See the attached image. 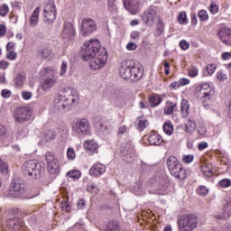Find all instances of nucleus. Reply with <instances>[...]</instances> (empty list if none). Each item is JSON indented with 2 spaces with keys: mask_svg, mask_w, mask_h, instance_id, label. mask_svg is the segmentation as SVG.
Here are the masks:
<instances>
[{
  "mask_svg": "<svg viewBox=\"0 0 231 231\" xmlns=\"http://www.w3.org/2000/svg\"><path fill=\"white\" fill-rule=\"evenodd\" d=\"M119 75L122 79L132 80H138L142 79V69L136 67L134 60H124L119 67Z\"/></svg>",
  "mask_w": 231,
  "mask_h": 231,
  "instance_id": "obj_1",
  "label": "nucleus"
},
{
  "mask_svg": "<svg viewBox=\"0 0 231 231\" xmlns=\"http://www.w3.org/2000/svg\"><path fill=\"white\" fill-rule=\"evenodd\" d=\"M100 53V41L94 39L85 42L81 47V59L85 61L91 60Z\"/></svg>",
  "mask_w": 231,
  "mask_h": 231,
  "instance_id": "obj_2",
  "label": "nucleus"
},
{
  "mask_svg": "<svg viewBox=\"0 0 231 231\" xmlns=\"http://www.w3.org/2000/svg\"><path fill=\"white\" fill-rule=\"evenodd\" d=\"M22 172L25 178L39 180L42 176V164L36 160H29L23 164Z\"/></svg>",
  "mask_w": 231,
  "mask_h": 231,
  "instance_id": "obj_3",
  "label": "nucleus"
},
{
  "mask_svg": "<svg viewBox=\"0 0 231 231\" xmlns=\"http://www.w3.org/2000/svg\"><path fill=\"white\" fill-rule=\"evenodd\" d=\"M167 167L169 172L173 176V178H176L177 180H185L187 173L185 172V170L183 169V166L178 159L174 156H170L167 159Z\"/></svg>",
  "mask_w": 231,
  "mask_h": 231,
  "instance_id": "obj_4",
  "label": "nucleus"
},
{
  "mask_svg": "<svg viewBox=\"0 0 231 231\" xmlns=\"http://www.w3.org/2000/svg\"><path fill=\"white\" fill-rule=\"evenodd\" d=\"M180 231H192L198 227V217L196 215H185L179 220Z\"/></svg>",
  "mask_w": 231,
  "mask_h": 231,
  "instance_id": "obj_5",
  "label": "nucleus"
},
{
  "mask_svg": "<svg viewBox=\"0 0 231 231\" xmlns=\"http://www.w3.org/2000/svg\"><path fill=\"white\" fill-rule=\"evenodd\" d=\"M72 131L77 136H86L91 134V125L86 118L79 119L75 125L72 126Z\"/></svg>",
  "mask_w": 231,
  "mask_h": 231,
  "instance_id": "obj_6",
  "label": "nucleus"
},
{
  "mask_svg": "<svg viewBox=\"0 0 231 231\" xmlns=\"http://www.w3.org/2000/svg\"><path fill=\"white\" fill-rule=\"evenodd\" d=\"M26 190V185L19 179H14L10 185L7 196L9 198H21Z\"/></svg>",
  "mask_w": 231,
  "mask_h": 231,
  "instance_id": "obj_7",
  "label": "nucleus"
},
{
  "mask_svg": "<svg viewBox=\"0 0 231 231\" xmlns=\"http://www.w3.org/2000/svg\"><path fill=\"white\" fill-rule=\"evenodd\" d=\"M32 115L33 111L30 106H19L14 113L15 122H18V124H24V122H28V120L32 118Z\"/></svg>",
  "mask_w": 231,
  "mask_h": 231,
  "instance_id": "obj_8",
  "label": "nucleus"
},
{
  "mask_svg": "<svg viewBox=\"0 0 231 231\" xmlns=\"http://www.w3.org/2000/svg\"><path fill=\"white\" fill-rule=\"evenodd\" d=\"M88 62H89L91 69H102L107 63V51L104 49L97 54V56L88 60Z\"/></svg>",
  "mask_w": 231,
  "mask_h": 231,
  "instance_id": "obj_9",
  "label": "nucleus"
},
{
  "mask_svg": "<svg viewBox=\"0 0 231 231\" xmlns=\"http://www.w3.org/2000/svg\"><path fill=\"white\" fill-rule=\"evenodd\" d=\"M43 17L47 24L55 23V19H57V7H55L53 0H50L44 6Z\"/></svg>",
  "mask_w": 231,
  "mask_h": 231,
  "instance_id": "obj_10",
  "label": "nucleus"
},
{
  "mask_svg": "<svg viewBox=\"0 0 231 231\" xmlns=\"http://www.w3.org/2000/svg\"><path fill=\"white\" fill-rule=\"evenodd\" d=\"M97 32V23L91 18H83L80 23V33L88 37Z\"/></svg>",
  "mask_w": 231,
  "mask_h": 231,
  "instance_id": "obj_11",
  "label": "nucleus"
},
{
  "mask_svg": "<svg viewBox=\"0 0 231 231\" xmlns=\"http://www.w3.org/2000/svg\"><path fill=\"white\" fill-rule=\"evenodd\" d=\"M45 160L48 165V171L50 174H59L60 171V163L59 162V159L55 157L52 152H48L45 154Z\"/></svg>",
  "mask_w": 231,
  "mask_h": 231,
  "instance_id": "obj_12",
  "label": "nucleus"
},
{
  "mask_svg": "<svg viewBox=\"0 0 231 231\" xmlns=\"http://www.w3.org/2000/svg\"><path fill=\"white\" fill-rule=\"evenodd\" d=\"M156 17H158V8L155 6H150L142 15L145 26H152L154 21H156Z\"/></svg>",
  "mask_w": 231,
  "mask_h": 231,
  "instance_id": "obj_13",
  "label": "nucleus"
},
{
  "mask_svg": "<svg viewBox=\"0 0 231 231\" xmlns=\"http://www.w3.org/2000/svg\"><path fill=\"white\" fill-rule=\"evenodd\" d=\"M196 95L198 98H200V100H204V102L209 100L210 95H212V88L210 87V84L203 83L197 87Z\"/></svg>",
  "mask_w": 231,
  "mask_h": 231,
  "instance_id": "obj_14",
  "label": "nucleus"
},
{
  "mask_svg": "<svg viewBox=\"0 0 231 231\" xmlns=\"http://www.w3.org/2000/svg\"><path fill=\"white\" fill-rule=\"evenodd\" d=\"M46 73H47V76L43 79L41 87H42V91H44L45 93H48L50 88H53V86H55V84H57V78H55L53 70H51L50 69H47Z\"/></svg>",
  "mask_w": 231,
  "mask_h": 231,
  "instance_id": "obj_15",
  "label": "nucleus"
},
{
  "mask_svg": "<svg viewBox=\"0 0 231 231\" xmlns=\"http://www.w3.org/2000/svg\"><path fill=\"white\" fill-rule=\"evenodd\" d=\"M77 32H75V27L71 22H65L63 24V31L61 32V37L65 41H73L75 39Z\"/></svg>",
  "mask_w": 231,
  "mask_h": 231,
  "instance_id": "obj_16",
  "label": "nucleus"
},
{
  "mask_svg": "<svg viewBox=\"0 0 231 231\" xmlns=\"http://www.w3.org/2000/svg\"><path fill=\"white\" fill-rule=\"evenodd\" d=\"M125 8L133 15H136L142 8V1L140 0H124Z\"/></svg>",
  "mask_w": 231,
  "mask_h": 231,
  "instance_id": "obj_17",
  "label": "nucleus"
},
{
  "mask_svg": "<svg viewBox=\"0 0 231 231\" xmlns=\"http://www.w3.org/2000/svg\"><path fill=\"white\" fill-rule=\"evenodd\" d=\"M7 226L10 231H24V225H23V218L13 217L7 220Z\"/></svg>",
  "mask_w": 231,
  "mask_h": 231,
  "instance_id": "obj_18",
  "label": "nucleus"
},
{
  "mask_svg": "<svg viewBox=\"0 0 231 231\" xmlns=\"http://www.w3.org/2000/svg\"><path fill=\"white\" fill-rule=\"evenodd\" d=\"M54 106L59 111H68L71 103H69V101L66 102V98H63L62 96L59 95L54 99Z\"/></svg>",
  "mask_w": 231,
  "mask_h": 231,
  "instance_id": "obj_19",
  "label": "nucleus"
},
{
  "mask_svg": "<svg viewBox=\"0 0 231 231\" xmlns=\"http://www.w3.org/2000/svg\"><path fill=\"white\" fill-rule=\"evenodd\" d=\"M64 97L67 102L69 104H75L76 100H79V95L77 94V90L72 88H66L63 91Z\"/></svg>",
  "mask_w": 231,
  "mask_h": 231,
  "instance_id": "obj_20",
  "label": "nucleus"
},
{
  "mask_svg": "<svg viewBox=\"0 0 231 231\" xmlns=\"http://www.w3.org/2000/svg\"><path fill=\"white\" fill-rule=\"evenodd\" d=\"M104 172H106V166L102 163L94 164L89 170L91 176H102Z\"/></svg>",
  "mask_w": 231,
  "mask_h": 231,
  "instance_id": "obj_21",
  "label": "nucleus"
},
{
  "mask_svg": "<svg viewBox=\"0 0 231 231\" xmlns=\"http://www.w3.org/2000/svg\"><path fill=\"white\" fill-rule=\"evenodd\" d=\"M231 216V201L224 204L223 214L215 215L216 219H228Z\"/></svg>",
  "mask_w": 231,
  "mask_h": 231,
  "instance_id": "obj_22",
  "label": "nucleus"
},
{
  "mask_svg": "<svg viewBox=\"0 0 231 231\" xmlns=\"http://www.w3.org/2000/svg\"><path fill=\"white\" fill-rule=\"evenodd\" d=\"M37 55L38 59H41V60H46V59H51V57H53V52L50 47H45L40 50Z\"/></svg>",
  "mask_w": 231,
  "mask_h": 231,
  "instance_id": "obj_23",
  "label": "nucleus"
},
{
  "mask_svg": "<svg viewBox=\"0 0 231 231\" xmlns=\"http://www.w3.org/2000/svg\"><path fill=\"white\" fill-rule=\"evenodd\" d=\"M162 102H163V98L159 94H152L149 97V104L151 107H157Z\"/></svg>",
  "mask_w": 231,
  "mask_h": 231,
  "instance_id": "obj_24",
  "label": "nucleus"
},
{
  "mask_svg": "<svg viewBox=\"0 0 231 231\" xmlns=\"http://www.w3.org/2000/svg\"><path fill=\"white\" fill-rule=\"evenodd\" d=\"M83 145L88 151L92 152H97L98 151V143L95 140L86 141Z\"/></svg>",
  "mask_w": 231,
  "mask_h": 231,
  "instance_id": "obj_25",
  "label": "nucleus"
},
{
  "mask_svg": "<svg viewBox=\"0 0 231 231\" xmlns=\"http://www.w3.org/2000/svg\"><path fill=\"white\" fill-rule=\"evenodd\" d=\"M41 12L40 7H36L34 11L32 12V14L31 15L30 18V26H37L39 23V14Z\"/></svg>",
  "mask_w": 231,
  "mask_h": 231,
  "instance_id": "obj_26",
  "label": "nucleus"
},
{
  "mask_svg": "<svg viewBox=\"0 0 231 231\" xmlns=\"http://www.w3.org/2000/svg\"><path fill=\"white\" fill-rule=\"evenodd\" d=\"M149 143L151 145H162L163 140H162V136L158 134H152L148 138Z\"/></svg>",
  "mask_w": 231,
  "mask_h": 231,
  "instance_id": "obj_27",
  "label": "nucleus"
},
{
  "mask_svg": "<svg viewBox=\"0 0 231 231\" xmlns=\"http://www.w3.org/2000/svg\"><path fill=\"white\" fill-rule=\"evenodd\" d=\"M189 107H190V104L187 101V99H183L180 103V112L184 118H187V116H189L190 114Z\"/></svg>",
  "mask_w": 231,
  "mask_h": 231,
  "instance_id": "obj_28",
  "label": "nucleus"
},
{
  "mask_svg": "<svg viewBox=\"0 0 231 231\" xmlns=\"http://www.w3.org/2000/svg\"><path fill=\"white\" fill-rule=\"evenodd\" d=\"M100 230L101 231H115V230H118V224L116 223V221L112 220L108 224H106V226H101Z\"/></svg>",
  "mask_w": 231,
  "mask_h": 231,
  "instance_id": "obj_29",
  "label": "nucleus"
},
{
  "mask_svg": "<svg viewBox=\"0 0 231 231\" xmlns=\"http://www.w3.org/2000/svg\"><path fill=\"white\" fill-rule=\"evenodd\" d=\"M186 133H189L191 134V133H194L196 131V121L193 118L188 119L186 125H185Z\"/></svg>",
  "mask_w": 231,
  "mask_h": 231,
  "instance_id": "obj_30",
  "label": "nucleus"
},
{
  "mask_svg": "<svg viewBox=\"0 0 231 231\" xmlns=\"http://www.w3.org/2000/svg\"><path fill=\"white\" fill-rule=\"evenodd\" d=\"M43 138L45 142H51V140L57 138V132L54 130H47L43 134Z\"/></svg>",
  "mask_w": 231,
  "mask_h": 231,
  "instance_id": "obj_31",
  "label": "nucleus"
},
{
  "mask_svg": "<svg viewBox=\"0 0 231 231\" xmlns=\"http://www.w3.org/2000/svg\"><path fill=\"white\" fill-rule=\"evenodd\" d=\"M174 109H176V104L170 101L166 102V106L163 109L164 115H172V113H174Z\"/></svg>",
  "mask_w": 231,
  "mask_h": 231,
  "instance_id": "obj_32",
  "label": "nucleus"
},
{
  "mask_svg": "<svg viewBox=\"0 0 231 231\" xmlns=\"http://www.w3.org/2000/svg\"><path fill=\"white\" fill-rule=\"evenodd\" d=\"M162 129L165 134H168V136H171V134L174 133V126H172V123H165Z\"/></svg>",
  "mask_w": 231,
  "mask_h": 231,
  "instance_id": "obj_33",
  "label": "nucleus"
},
{
  "mask_svg": "<svg viewBox=\"0 0 231 231\" xmlns=\"http://www.w3.org/2000/svg\"><path fill=\"white\" fill-rule=\"evenodd\" d=\"M108 3V10L112 14H117L118 13V7L116 5V0H107Z\"/></svg>",
  "mask_w": 231,
  "mask_h": 231,
  "instance_id": "obj_34",
  "label": "nucleus"
},
{
  "mask_svg": "<svg viewBox=\"0 0 231 231\" xmlns=\"http://www.w3.org/2000/svg\"><path fill=\"white\" fill-rule=\"evenodd\" d=\"M14 82L15 85V88H22L23 87V83L24 82V76L18 74L14 79Z\"/></svg>",
  "mask_w": 231,
  "mask_h": 231,
  "instance_id": "obj_35",
  "label": "nucleus"
},
{
  "mask_svg": "<svg viewBox=\"0 0 231 231\" xmlns=\"http://www.w3.org/2000/svg\"><path fill=\"white\" fill-rule=\"evenodd\" d=\"M163 30H164L163 22L159 21V23H157V28L154 32V36L160 37V35H162V33H163Z\"/></svg>",
  "mask_w": 231,
  "mask_h": 231,
  "instance_id": "obj_36",
  "label": "nucleus"
},
{
  "mask_svg": "<svg viewBox=\"0 0 231 231\" xmlns=\"http://www.w3.org/2000/svg\"><path fill=\"white\" fill-rule=\"evenodd\" d=\"M67 174L69 178H71L72 180H79V178L81 176L80 171L79 170L69 171Z\"/></svg>",
  "mask_w": 231,
  "mask_h": 231,
  "instance_id": "obj_37",
  "label": "nucleus"
},
{
  "mask_svg": "<svg viewBox=\"0 0 231 231\" xmlns=\"http://www.w3.org/2000/svg\"><path fill=\"white\" fill-rule=\"evenodd\" d=\"M219 187H222V189H226L228 187H231V180L230 179H223L218 182Z\"/></svg>",
  "mask_w": 231,
  "mask_h": 231,
  "instance_id": "obj_38",
  "label": "nucleus"
},
{
  "mask_svg": "<svg viewBox=\"0 0 231 231\" xmlns=\"http://www.w3.org/2000/svg\"><path fill=\"white\" fill-rule=\"evenodd\" d=\"M198 133L200 136H205L207 134V126L203 123L199 124Z\"/></svg>",
  "mask_w": 231,
  "mask_h": 231,
  "instance_id": "obj_39",
  "label": "nucleus"
},
{
  "mask_svg": "<svg viewBox=\"0 0 231 231\" xmlns=\"http://www.w3.org/2000/svg\"><path fill=\"white\" fill-rule=\"evenodd\" d=\"M178 21L180 24H187V13L181 12L178 16Z\"/></svg>",
  "mask_w": 231,
  "mask_h": 231,
  "instance_id": "obj_40",
  "label": "nucleus"
},
{
  "mask_svg": "<svg viewBox=\"0 0 231 231\" xmlns=\"http://www.w3.org/2000/svg\"><path fill=\"white\" fill-rule=\"evenodd\" d=\"M8 12H10V8L6 5L0 6L1 17H6V15H8Z\"/></svg>",
  "mask_w": 231,
  "mask_h": 231,
  "instance_id": "obj_41",
  "label": "nucleus"
},
{
  "mask_svg": "<svg viewBox=\"0 0 231 231\" xmlns=\"http://www.w3.org/2000/svg\"><path fill=\"white\" fill-rule=\"evenodd\" d=\"M197 192L199 196H207L208 194V188L205 186H200L198 189Z\"/></svg>",
  "mask_w": 231,
  "mask_h": 231,
  "instance_id": "obj_42",
  "label": "nucleus"
},
{
  "mask_svg": "<svg viewBox=\"0 0 231 231\" xmlns=\"http://www.w3.org/2000/svg\"><path fill=\"white\" fill-rule=\"evenodd\" d=\"M124 156H126L127 158H134V150L133 148H129L128 150H125L124 152H121Z\"/></svg>",
  "mask_w": 231,
  "mask_h": 231,
  "instance_id": "obj_43",
  "label": "nucleus"
},
{
  "mask_svg": "<svg viewBox=\"0 0 231 231\" xmlns=\"http://www.w3.org/2000/svg\"><path fill=\"white\" fill-rule=\"evenodd\" d=\"M0 172L6 174L8 172V165L0 159Z\"/></svg>",
  "mask_w": 231,
  "mask_h": 231,
  "instance_id": "obj_44",
  "label": "nucleus"
},
{
  "mask_svg": "<svg viewBox=\"0 0 231 231\" xmlns=\"http://www.w3.org/2000/svg\"><path fill=\"white\" fill-rule=\"evenodd\" d=\"M216 64L212 63V64H208L207 67H206V69L208 73V75H214L215 71H216Z\"/></svg>",
  "mask_w": 231,
  "mask_h": 231,
  "instance_id": "obj_45",
  "label": "nucleus"
},
{
  "mask_svg": "<svg viewBox=\"0 0 231 231\" xmlns=\"http://www.w3.org/2000/svg\"><path fill=\"white\" fill-rule=\"evenodd\" d=\"M199 19H200V21H207V19H208V14H207V11L205 10L199 11Z\"/></svg>",
  "mask_w": 231,
  "mask_h": 231,
  "instance_id": "obj_46",
  "label": "nucleus"
},
{
  "mask_svg": "<svg viewBox=\"0 0 231 231\" xmlns=\"http://www.w3.org/2000/svg\"><path fill=\"white\" fill-rule=\"evenodd\" d=\"M148 124H147V120L146 119H142L139 123H138V129L139 131H143V129H145V127H147Z\"/></svg>",
  "mask_w": 231,
  "mask_h": 231,
  "instance_id": "obj_47",
  "label": "nucleus"
},
{
  "mask_svg": "<svg viewBox=\"0 0 231 231\" xmlns=\"http://www.w3.org/2000/svg\"><path fill=\"white\" fill-rule=\"evenodd\" d=\"M217 79L220 81V82H225V80H226V74L220 70L217 73Z\"/></svg>",
  "mask_w": 231,
  "mask_h": 231,
  "instance_id": "obj_48",
  "label": "nucleus"
},
{
  "mask_svg": "<svg viewBox=\"0 0 231 231\" xmlns=\"http://www.w3.org/2000/svg\"><path fill=\"white\" fill-rule=\"evenodd\" d=\"M193 161H194V155L192 154L184 155L182 157V162H184V163H191V162Z\"/></svg>",
  "mask_w": 231,
  "mask_h": 231,
  "instance_id": "obj_49",
  "label": "nucleus"
},
{
  "mask_svg": "<svg viewBox=\"0 0 231 231\" xmlns=\"http://www.w3.org/2000/svg\"><path fill=\"white\" fill-rule=\"evenodd\" d=\"M88 192H90V194H97L98 188L96 185H89L87 188Z\"/></svg>",
  "mask_w": 231,
  "mask_h": 231,
  "instance_id": "obj_50",
  "label": "nucleus"
},
{
  "mask_svg": "<svg viewBox=\"0 0 231 231\" xmlns=\"http://www.w3.org/2000/svg\"><path fill=\"white\" fill-rule=\"evenodd\" d=\"M67 156L69 160H75V150L73 148H69L67 151Z\"/></svg>",
  "mask_w": 231,
  "mask_h": 231,
  "instance_id": "obj_51",
  "label": "nucleus"
},
{
  "mask_svg": "<svg viewBox=\"0 0 231 231\" xmlns=\"http://www.w3.org/2000/svg\"><path fill=\"white\" fill-rule=\"evenodd\" d=\"M6 57L9 60H15L17 59V52L11 51L7 53Z\"/></svg>",
  "mask_w": 231,
  "mask_h": 231,
  "instance_id": "obj_52",
  "label": "nucleus"
},
{
  "mask_svg": "<svg viewBox=\"0 0 231 231\" xmlns=\"http://www.w3.org/2000/svg\"><path fill=\"white\" fill-rule=\"evenodd\" d=\"M66 71H68V62L62 61L60 73V77H62Z\"/></svg>",
  "mask_w": 231,
  "mask_h": 231,
  "instance_id": "obj_53",
  "label": "nucleus"
},
{
  "mask_svg": "<svg viewBox=\"0 0 231 231\" xmlns=\"http://www.w3.org/2000/svg\"><path fill=\"white\" fill-rule=\"evenodd\" d=\"M22 97H23V100H30V98H32V97H33V94H32V92H30V91H23Z\"/></svg>",
  "mask_w": 231,
  "mask_h": 231,
  "instance_id": "obj_54",
  "label": "nucleus"
},
{
  "mask_svg": "<svg viewBox=\"0 0 231 231\" xmlns=\"http://www.w3.org/2000/svg\"><path fill=\"white\" fill-rule=\"evenodd\" d=\"M218 10L219 7L216 4H211V5L209 6V12H211V14H217Z\"/></svg>",
  "mask_w": 231,
  "mask_h": 231,
  "instance_id": "obj_55",
  "label": "nucleus"
},
{
  "mask_svg": "<svg viewBox=\"0 0 231 231\" xmlns=\"http://www.w3.org/2000/svg\"><path fill=\"white\" fill-rule=\"evenodd\" d=\"M180 46L181 50H189V46H190V44L189 43V42L182 40L180 42Z\"/></svg>",
  "mask_w": 231,
  "mask_h": 231,
  "instance_id": "obj_56",
  "label": "nucleus"
},
{
  "mask_svg": "<svg viewBox=\"0 0 231 231\" xmlns=\"http://www.w3.org/2000/svg\"><path fill=\"white\" fill-rule=\"evenodd\" d=\"M2 97L4 98H10V97H12V91L8 90V89H4L2 91Z\"/></svg>",
  "mask_w": 231,
  "mask_h": 231,
  "instance_id": "obj_57",
  "label": "nucleus"
},
{
  "mask_svg": "<svg viewBox=\"0 0 231 231\" xmlns=\"http://www.w3.org/2000/svg\"><path fill=\"white\" fill-rule=\"evenodd\" d=\"M126 49H127L129 51H134V50H136V43H134V42H129V43L126 45Z\"/></svg>",
  "mask_w": 231,
  "mask_h": 231,
  "instance_id": "obj_58",
  "label": "nucleus"
},
{
  "mask_svg": "<svg viewBox=\"0 0 231 231\" xmlns=\"http://www.w3.org/2000/svg\"><path fill=\"white\" fill-rule=\"evenodd\" d=\"M5 35H6V26L0 24V37H5Z\"/></svg>",
  "mask_w": 231,
  "mask_h": 231,
  "instance_id": "obj_59",
  "label": "nucleus"
},
{
  "mask_svg": "<svg viewBox=\"0 0 231 231\" xmlns=\"http://www.w3.org/2000/svg\"><path fill=\"white\" fill-rule=\"evenodd\" d=\"M10 66L8 61L2 60L0 61V69H6Z\"/></svg>",
  "mask_w": 231,
  "mask_h": 231,
  "instance_id": "obj_60",
  "label": "nucleus"
},
{
  "mask_svg": "<svg viewBox=\"0 0 231 231\" xmlns=\"http://www.w3.org/2000/svg\"><path fill=\"white\" fill-rule=\"evenodd\" d=\"M170 88L171 89H178V88H181L180 85V81H173L170 84Z\"/></svg>",
  "mask_w": 231,
  "mask_h": 231,
  "instance_id": "obj_61",
  "label": "nucleus"
},
{
  "mask_svg": "<svg viewBox=\"0 0 231 231\" xmlns=\"http://www.w3.org/2000/svg\"><path fill=\"white\" fill-rule=\"evenodd\" d=\"M189 77H192V78L198 77V69L193 68V69H189Z\"/></svg>",
  "mask_w": 231,
  "mask_h": 231,
  "instance_id": "obj_62",
  "label": "nucleus"
},
{
  "mask_svg": "<svg viewBox=\"0 0 231 231\" xmlns=\"http://www.w3.org/2000/svg\"><path fill=\"white\" fill-rule=\"evenodd\" d=\"M179 84L180 86H187V84H190V80H189L188 79H180L179 80Z\"/></svg>",
  "mask_w": 231,
  "mask_h": 231,
  "instance_id": "obj_63",
  "label": "nucleus"
},
{
  "mask_svg": "<svg viewBox=\"0 0 231 231\" xmlns=\"http://www.w3.org/2000/svg\"><path fill=\"white\" fill-rule=\"evenodd\" d=\"M223 60H230L231 59V53L230 52H224L222 54Z\"/></svg>",
  "mask_w": 231,
  "mask_h": 231,
  "instance_id": "obj_64",
  "label": "nucleus"
}]
</instances>
